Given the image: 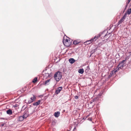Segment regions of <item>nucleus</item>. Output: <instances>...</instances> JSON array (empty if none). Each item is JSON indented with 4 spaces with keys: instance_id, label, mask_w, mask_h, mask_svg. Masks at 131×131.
<instances>
[{
    "instance_id": "7",
    "label": "nucleus",
    "mask_w": 131,
    "mask_h": 131,
    "mask_svg": "<svg viewBox=\"0 0 131 131\" xmlns=\"http://www.w3.org/2000/svg\"><path fill=\"white\" fill-rule=\"evenodd\" d=\"M75 60L73 58H70L69 59V62L71 64H72L75 62Z\"/></svg>"
},
{
    "instance_id": "52",
    "label": "nucleus",
    "mask_w": 131,
    "mask_h": 131,
    "mask_svg": "<svg viewBox=\"0 0 131 131\" xmlns=\"http://www.w3.org/2000/svg\"><path fill=\"white\" fill-rule=\"evenodd\" d=\"M91 120H92L91 119H90V121H91Z\"/></svg>"
},
{
    "instance_id": "4",
    "label": "nucleus",
    "mask_w": 131,
    "mask_h": 131,
    "mask_svg": "<svg viewBox=\"0 0 131 131\" xmlns=\"http://www.w3.org/2000/svg\"><path fill=\"white\" fill-rule=\"evenodd\" d=\"M62 86H60L57 88V89L56 90L55 92V94H58L62 90Z\"/></svg>"
},
{
    "instance_id": "53",
    "label": "nucleus",
    "mask_w": 131,
    "mask_h": 131,
    "mask_svg": "<svg viewBox=\"0 0 131 131\" xmlns=\"http://www.w3.org/2000/svg\"><path fill=\"white\" fill-rule=\"evenodd\" d=\"M130 60H131V59H130Z\"/></svg>"
},
{
    "instance_id": "9",
    "label": "nucleus",
    "mask_w": 131,
    "mask_h": 131,
    "mask_svg": "<svg viewBox=\"0 0 131 131\" xmlns=\"http://www.w3.org/2000/svg\"><path fill=\"white\" fill-rule=\"evenodd\" d=\"M60 112H57L54 113V116L56 117H58L60 115Z\"/></svg>"
},
{
    "instance_id": "19",
    "label": "nucleus",
    "mask_w": 131,
    "mask_h": 131,
    "mask_svg": "<svg viewBox=\"0 0 131 131\" xmlns=\"http://www.w3.org/2000/svg\"><path fill=\"white\" fill-rule=\"evenodd\" d=\"M114 73L112 71L110 73V74L108 76L107 79H109L113 75V74H114Z\"/></svg>"
},
{
    "instance_id": "34",
    "label": "nucleus",
    "mask_w": 131,
    "mask_h": 131,
    "mask_svg": "<svg viewBox=\"0 0 131 131\" xmlns=\"http://www.w3.org/2000/svg\"><path fill=\"white\" fill-rule=\"evenodd\" d=\"M4 125V123L2 124L1 125V127H3Z\"/></svg>"
},
{
    "instance_id": "29",
    "label": "nucleus",
    "mask_w": 131,
    "mask_h": 131,
    "mask_svg": "<svg viewBox=\"0 0 131 131\" xmlns=\"http://www.w3.org/2000/svg\"><path fill=\"white\" fill-rule=\"evenodd\" d=\"M35 110H32L30 112V115L32 114L34 112Z\"/></svg>"
},
{
    "instance_id": "24",
    "label": "nucleus",
    "mask_w": 131,
    "mask_h": 131,
    "mask_svg": "<svg viewBox=\"0 0 131 131\" xmlns=\"http://www.w3.org/2000/svg\"><path fill=\"white\" fill-rule=\"evenodd\" d=\"M127 13L126 12L124 14L123 17L122 18H123V19H125L127 15Z\"/></svg>"
},
{
    "instance_id": "6",
    "label": "nucleus",
    "mask_w": 131,
    "mask_h": 131,
    "mask_svg": "<svg viewBox=\"0 0 131 131\" xmlns=\"http://www.w3.org/2000/svg\"><path fill=\"white\" fill-rule=\"evenodd\" d=\"M90 69L89 66H87L85 70V72L87 74H89L90 72Z\"/></svg>"
},
{
    "instance_id": "23",
    "label": "nucleus",
    "mask_w": 131,
    "mask_h": 131,
    "mask_svg": "<svg viewBox=\"0 0 131 131\" xmlns=\"http://www.w3.org/2000/svg\"><path fill=\"white\" fill-rule=\"evenodd\" d=\"M69 40L68 39H63V43H66L67 42H69Z\"/></svg>"
},
{
    "instance_id": "50",
    "label": "nucleus",
    "mask_w": 131,
    "mask_h": 131,
    "mask_svg": "<svg viewBox=\"0 0 131 131\" xmlns=\"http://www.w3.org/2000/svg\"><path fill=\"white\" fill-rule=\"evenodd\" d=\"M68 43H69V42H68Z\"/></svg>"
},
{
    "instance_id": "39",
    "label": "nucleus",
    "mask_w": 131,
    "mask_h": 131,
    "mask_svg": "<svg viewBox=\"0 0 131 131\" xmlns=\"http://www.w3.org/2000/svg\"><path fill=\"white\" fill-rule=\"evenodd\" d=\"M129 64L128 65V66H129ZM129 66H130V67H131V64H130V65H129Z\"/></svg>"
},
{
    "instance_id": "2",
    "label": "nucleus",
    "mask_w": 131,
    "mask_h": 131,
    "mask_svg": "<svg viewBox=\"0 0 131 131\" xmlns=\"http://www.w3.org/2000/svg\"><path fill=\"white\" fill-rule=\"evenodd\" d=\"M106 31V30H104L103 31H102L100 33L99 35L97 36H95L94 38H92L91 39L88 41L87 42H90V43H88V44H90L92 42L95 41L100 36L104 34V33Z\"/></svg>"
},
{
    "instance_id": "36",
    "label": "nucleus",
    "mask_w": 131,
    "mask_h": 131,
    "mask_svg": "<svg viewBox=\"0 0 131 131\" xmlns=\"http://www.w3.org/2000/svg\"><path fill=\"white\" fill-rule=\"evenodd\" d=\"M1 118V119H3V120H5V118Z\"/></svg>"
},
{
    "instance_id": "25",
    "label": "nucleus",
    "mask_w": 131,
    "mask_h": 131,
    "mask_svg": "<svg viewBox=\"0 0 131 131\" xmlns=\"http://www.w3.org/2000/svg\"><path fill=\"white\" fill-rule=\"evenodd\" d=\"M126 59L125 60H123L122 61H121L119 63H125L126 62Z\"/></svg>"
},
{
    "instance_id": "31",
    "label": "nucleus",
    "mask_w": 131,
    "mask_h": 131,
    "mask_svg": "<svg viewBox=\"0 0 131 131\" xmlns=\"http://www.w3.org/2000/svg\"><path fill=\"white\" fill-rule=\"evenodd\" d=\"M79 96H75V98L76 99H78V98Z\"/></svg>"
},
{
    "instance_id": "33",
    "label": "nucleus",
    "mask_w": 131,
    "mask_h": 131,
    "mask_svg": "<svg viewBox=\"0 0 131 131\" xmlns=\"http://www.w3.org/2000/svg\"><path fill=\"white\" fill-rule=\"evenodd\" d=\"M32 106L31 105H30L29 107L27 108V110H29V109L30 108V107H31Z\"/></svg>"
},
{
    "instance_id": "41",
    "label": "nucleus",
    "mask_w": 131,
    "mask_h": 131,
    "mask_svg": "<svg viewBox=\"0 0 131 131\" xmlns=\"http://www.w3.org/2000/svg\"><path fill=\"white\" fill-rule=\"evenodd\" d=\"M92 54H91V53L90 55V57H91Z\"/></svg>"
},
{
    "instance_id": "32",
    "label": "nucleus",
    "mask_w": 131,
    "mask_h": 131,
    "mask_svg": "<svg viewBox=\"0 0 131 131\" xmlns=\"http://www.w3.org/2000/svg\"><path fill=\"white\" fill-rule=\"evenodd\" d=\"M130 1H131V0H128L127 1L128 3H127V4H129V2Z\"/></svg>"
},
{
    "instance_id": "16",
    "label": "nucleus",
    "mask_w": 131,
    "mask_h": 131,
    "mask_svg": "<svg viewBox=\"0 0 131 131\" xmlns=\"http://www.w3.org/2000/svg\"><path fill=\"white\" fill-rule=\"evenodd\" d=\"M50 81V79H49L45 81L44 85H47L49 84V82Z\"/></svg>"
},
{
    "instance_id": "42",
    "label": "nucleus",
    "mask_w": 131,
    "mask_h": 131,
    "mask_svg": "<svg viewBox=\"0 0 131 131\" xmlns=\"http://www.w3.org/2000/svg\"><path fill=\"white\" fill-rule=\"evenodd\" d=\"M48 97V96H45V97H46L47 98Z\"/></svg>"
},
{
    "instance_id": "45",
    "label": "nucleus",
    "mask_w": 131,
    "mask_h": 131,
    "mask_svg": "<svg viewBox=\"0 0 131 131\" xmlns=\"http://www.w3.org/2000/svg\"><path fill=\"white\" fill-rule=\"evenodd\" d=\"M65 111V110H63V112H64Z\"/></svg>"
},
{
    "instance_id": "30",
    "label": "nucleus",
    "mask_w": 131,
    "mask_h": 131,
    "mask_svg": "<svg viewBox=\"0 0 131 131\" xmlns=\"http://www.w3.org/2000/svg\"><path fill=\"white\" fill-rule=\"evenodd\" d=\"M128 4H126L125 6V9H124L125 10L126 9V8L128 6Z\"/></svg>"
},
{
    "instance_id": "1",
    "label": "nucleus",
    "mask_w": 131,
    "mask_h": 131,
    "mask_svg": "<svg viewBox=\"0 0 131 131\" xmlns=\"http://www.w3.org/2000/svg\"><path fill=\"white\" fill-rule=\"evenodd\" d=\"M62 73L59 71L56 72L54 75V77L57 81H59L62 77Z\"/></svg>"
},
{
    "instance_id": "12",
    "label": "nucleus",
    "mask_w": 131,
    "mask_h": 131,
    "mask_svg": "<svg viewBox=\"0 0 131 131\" xmlns=\"http://www.w3.org/2000/svg\"><path fill=\"white\" fill-rule=\"evenodd\" d=\"M25 118H24V117H23V116H20L19 117L18 119V121H22Z\"/></svg>"
},
{
    "instance_id": "14",
    "label": "nucleus",
    "mask_w": 131,
    "mask_h": 131,
    "mask_svg": "<svg viewBox=\"0 0 131 131\" xmlns=\"http://www.w3.org/2000/svg\"><path fill=\"white\" fill-rule=\"evenodd\" d=\"M120 69L119 67H118V66L117 67L115 68V69H114V70H113L112 71L113 72L114 74L116 72L118 71L119 70V69Z\"/></svg>"
},
{
    "instance_id": "48",
    "label": "nucleus",
    "mask_w": 131,
    "mask_h": 131,
    "mask_svg": "<svg viewBox=\"0 0 131 131\" xmlns=\"http://www.w3.org/2000/svg\"><path fill=\"white\" fill-rule=\"evenodd\" d=\"M92 103V102H90V104H91Z\"/></svg>"
},
{
    "instance_id": "5",
    "label": "nucleus",
    "mask_w": 131,
    "mask_h": 131,
    "mask_svg": "<svg viewBox=\"0 0 131 131\" xmlns=\"http://www.w3.org/2000/svg\"><path fill=\"white\" fill-rule=\"evenodd\" d=\"M118 66V67H119L120 69H122L125 67L126 66V64L125 63H119Z\"/></svg>"
},
{
    "instance_id": "22",
    "label": "nucleus",
    "mask_w": 131,
    "mask_h": 131,
    "mask_svg": "<svg viewBox=\"0 0 131 131\" xmlns=\"http://www.w3.org/2000/svg\"><path fill=\"white\" fill-rule=\"evenodd\" d=\"M37 77L35 78L32 81V82L34 83H36L37 81Z\"/></svg>"
},
{
    "instance_id": "8",
    "label": "nucleus",
    "mask_w": 131,
    "mask_h": 131,
    "mask_svg": "<svg viewBox=\"0 0 131 131\" xmlns=\"http://www.w3.org/2000/svg\"><path fill=\"white\" fill-rule=\"evenodd\" d=\"M7 114L9 115H11L12 114V110L10 109H9L6 111Z\"/></svg>"
},
{
    "instance_id": "43",
    "label": "nucleus",
    "mask_w": 131,
    "mask_h": 131,
    "mask_svg": "<svg viewBox=\"0 0 131 131\" xmlns=\"http://www.w3.org/2000/svg\"><path fill=\"white\" fill-rule=\"evenodd\" d=\"M17 106V105L16 104V105H15V107H16Z\"/></svg>"
},
{
    "instance_id": "21",
    "label": "nucleus",
    "mask_w": 131,
    "mask_h": 131,
    "mask_svg": "<svg viewBox=\"0 0 131 131\" xmlns=\"http://www.w3.org/2000/svg\"><path fill=\"white\" fill-rule=\"evenodd\" d=\"M128 15H130L131 13V8L128 9L126 12Z\"/></svg>"
},
{
    "instance_id": "13",
    "label": "nucleus",
    "mask_w": 131,
    "mask_h": 131,
    "mask_svg": "<svg viewBox=\"0 0 131 131\" xmlns=\"http://www.w3.org/2000/svg\"><path fill=\"white\" fill-rule=\"evenodd\" d=\"M69 43H68V42H67V43H63L64 45L65 46H66V47H69L71 45V42L70 40L69 41Z\"/></svg>"
},
{
    "instance_id": "15",
    "label": "nucleus",
    "mask_w": 131,
    "mask_h": 131,
    "mask_svg": "<svg viewBox=\"0 0 131 131\" xmlns=\"http://www.w3.org/2000/svg\"><path fill=\"white\" fill-rule=\"evenodd\" d=\"M78 72L79 73L82 74L84 72V70L83 68L80 69L78 70Z\"/></svg>"
},
{
    "instance_id": "26",
    "label": "nucleus",
    "mask_w": 131,
    "mask_h": 131,
    "mask_svg": "<svg viewBox=\"0 0 131 131\" xmlns=\"http://www.w3.org/2000/svg\"><path fill=\"white\" fill-rule=\"evenodd\" d=\"M32 102L31 101V100H28L26 102H25V103L27 104H30Z\"/></svg>"
},
{
    "instance_id": "44",
    "label": "nucleus",
    "mask_w": 131,
    "mask_h": 131,
    "mask_svg": "<svg viewBox=\"0 0 131 131\" xmlns=\"http://www.w3.org/2000/svg\"><path fill=\"white\" fill-rule=\"evenodd\" d=\"M116 27V25H115V27H114V29H115Z\"/></svg>"
},
{
    "instance_id": "27",
    "label": "nucleus",
    "mask_w": 131,
    "mask_h": 131,
    "mask_svg": "<svg viewBox=\"0 0 131 131\" xmlns=\"http://www.w3.org/2000/svg\"><path fill=\"white\" fill-rule=\"evenodd\" d=\"M50 75L48 73H45V75L47 76V77H51V75L50 76Z\"/></svg>"
},
{
    "instance_id": "46",
    "label": "nucleus",
    "mask_w": 131,
    "mask_h": 131,
    "mask_svg": "<svg viewBox=\"0 0 131 131\" xmlns=\"http://www.w3.org/2000/svg\"><path fill=\"white\" fill-rule=\"evenodd\" d=\"M75 128H74V129ZM73 131H75V130H74V129L73 130Z\"/></svg>"
},
{
    "instance_id": "20",
    "label": "nucleus",
    "mask_w": 131,
    "mask_h": 131,
    "mask_svg": "<svg viewBox=\"0 0 131 131\" xmlns=\"http://www.w3.org/2000/svg\"><path fill=\"white\" fill-rule=\"evenodd\" d=\"M33 97H32L30 98V100L32 102L35 100L36 98L35 95H33Z\"/></svg>"
},
{
    "instance_id": "47",
    "label": "nucleus",
    "mask_w": 131,
    "mask_h": 131,
    "mask_svg": "<svg viewBox=\"0 0 131 131\" xmlns=\"http://www.w3.org/2000/svg\"><path fill=\"white\" fill-rule=\"evenodd\" d=\"M98 95H99V96H100V94H99Z\"/></svg>"
},
{
    "instance_id": "17",
    "label": "nucleus",
    "mask_w": 131,
    "mask_h": 131,
    "mask_svg": "<svg viewBox=\"0 0 131 131\" xmlns=\"http://www.w3.org/2000/svg\"><path fill=\"white\" fill-rule=\"evenodd\" d=\"M97 47H95L94 48L92 49L90 52V53H91V54H93L97 50Z\"/></svg>"
},
{
    "instance_id": "38",
    "label": "nucleus",
    "mask_w": 131,
    "mask_h": 131,
    "mask_svg": "<svg viewBox=\"0 0 131 131\" xmlns=\"http://www.w3.org/2000/svg\"><path fill=\"white\" fill-rule=\"evenodd\" d=\"M49 75H50V76H51V77H52V74L51 73H50V74H49Z\"/></svg>"
},
{
    "instance_id": "37",
    "label": "nucleus",
    "mask_w": 131,
    "mask_h": 131,
    "mask_svg": "<svg viewBox=\"0 0 131 131\" xmlns=\"http://www.w3.org/2000/svg\"><path fill=\"white\" fill-rule=\"evenodd\" d=\"M43 95H41L40 96H39V97H40V96H42V97H43Z\"/></svg>"
},
{
    "instance_id": "49",
    "label": "nucleus",
    "mask_w": 131,
    "mask_h": 131,
    "mask_svg": "<svg viewBox=\"0 0 131 131\" xmlns=\"http://www.w3.org/2000/svg\"><path fill=\"white\" fill-rule=\"evenodd\" d=\"M25 101H26V100H24Z\"/></svg>"
},
{
    "instance_id": "51",
    "label": "nucleus",
    "mask_w": 131,
    "mask_h": 131,
    "mask_svg": "<svg viewBox=\"0 0 131 131\" xmlns=\"http://www.w3.org/2000/svg\"><path fill=\"white\" fill-rule=\"evenodd\" d=\"M24 106H23V107H22V108H23V107H24Z\"/></svg>"
},
{
    "instance_id": "11",
    "label": "nucleus",
    "mask_w": 131,
    "mask_h": 131,
    "mask_svg": "<svg viewBox=\"0 0 131 131\" xmlns=\"http://www.w3.org/2000/svg\"><path fill=\"white\" fill-rule=\"evenodd\" d=\"M41 101V100H39L37 102L33 103V105L34 106H37L40 104Z\"/></svg>"
},
{
    "instance_id": "40",
    "label": "nucleus",
    "mask_w": 131,
    "mask_h": 131,
    "mask_svg": "<svg viewBox=\"0 0 131 131\" xmlns=\"http://www.w3.org/2000/svg\"><path fill=\"white\" fill-rule=\"evenodd\" d=\"M27 106H26L24 108V110H25V109H26V108H27Z\"/></svg>"
},
{
    "instance_id": "3",
    "label": "nucleus",
    "mask_w": 131,
    "mask_h": 131,
    "mask_svg": "<svg viewBox=\"0 0 131 131\" xmlns=\"http://www.w3.org/2000/svg\"><path fill=\"white\" fill-rule=\"evenodd\" d=\"M28 110H26L23 114V116L25 118H26L28 116Z\"/></svg>"
},
{
    "instance_id": "18",
    "label": "nucleus",
    "mask_w": 131,
    "mask_h": 131,
    "mask_svg": "<svg viewBox=\"0 0 131 131\" xmlns=\"http://www.w3.org/2000/svg\"><path fill=\"white\" fill-rule=\"evenodd\" d=\"M80 42V41H79L77 40H75L73 42V43L75 45H76L79 44Z\"/></svg>"
},
{
    "instance_id": "10",
    "label": "nucleus",
    "mask_w": 131,
    "mask_h": 131,
    "mask_svg": "<svg viewBox=\"0 0 131 131\" xmlns=\"http://www.w3.org/2000/svg\"><path fill=\"white\" fill-rule=\"evenodd\" d=\"M124 20L125 19H123V18H122L118 22L117 24V26H118L119 24L122 23L124 21Z\"/></svg>"
},
{
    "instance_id": "28",
    "label": "nucleus",
    "mask_w": 131,
    "mask_h": 131,
    "mask_svg": "<svg viewBox=\"0 0 131 131\" xmlns=\"http://www.w3.org/2000/svg\"><path fill=\"white\" fill-rule=\"evenodd\" d=\"M107 32L106 34L104 36H103V38H104V37H106V36L109 35L111 33H109L108 34H107Z\"/></svg>"
},
{
    "instance_id": "35",
    "label": "nucleus",
    "mask_w": 131,
    "mask_h": 131,
    "mask_svg": "<svg viewBox=\"0 0 131 131\" xmlns=\"http://www.w3.org/2000/svg\"><path fill=\"white\" fill-rule=\"evenodd\" d=\"M52 123V124L54 125L55 123V122L54 121H53Z\"/></svg>"
}]
</instances>
